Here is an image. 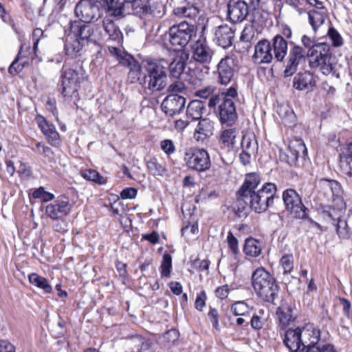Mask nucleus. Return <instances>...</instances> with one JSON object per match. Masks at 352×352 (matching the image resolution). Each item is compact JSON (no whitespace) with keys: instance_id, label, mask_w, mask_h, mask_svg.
Wrapping results in <instances>:
<instances>
[{"instance_id":"f257e3e1","label":"nucleus","mask_w":352,"mask_h":352,"mask_svg":"<svg viewBox=\"0 0 352 352\" xmlns=\"http://www.w3.org/2000/svg\"><path fill=\"white\" fill-rule=\"evenodd\" d=\"M277 188L274 183H265L256 191L237 197V204L241 206L239 210H245L248 206L256 213L265 212L270 206L273 205L274 196Z\"/></svg>"},{"instance_id":"f03ea898","label":"nucleus","mask_w":352,"mask_h":352,"mask_svg":"<svg viewBox=\"0 0 352 352\" xmlns=\"http://www.w3.org/2000/svg\"><path fill=\"white\" fill-rule=\"evenodd\" d=\"M309 67L319 70L323 75L331 74L339 77L336 72V61L333 56L331 45L327 42L318 43V47L307 54Z\"/></svg>"},{"instance_id":"7ed1b4c3","label":"nucleus","mask_w":352,"mask_h":352,"mask_svg":"<svg viewBox=\"0 0 352 352\" xmlns=\"http://www.w3.org/2000/svg\"><path fill=\"white\" fill-rule=\"evenodd\" d=\"M168 62L160 60H146L144 65L142 84L145 89L151 92L163 90L167 84V68Z\"/></svg>"},{"instance_id":"20e7f679","label":"nucleus","mask_w":352,"mask_h":352,"mask_svg":"<svg viewBox=\"0 0 352 352\" xmlns=\"http://www.w3.org/2000/svg\"><path fill=\"white\" fill-rule=\"evenodd\" d=\"M252 286L257 296L267 302L275 304L279 287L274 278L263 267L256 269L252 275Z\"/></svg>"},{"instance_id":"39448f33","label":"nucleus","mask_w":352,"mask_h":352,"mask_svg":"<svg viewBox=\"0 0 352 352\" xmlns=\"http://www.w3.org/2000/svg\"><path fill=\"white\" fill-rule=\"evenodd\" d=\"M194 33V25L186 21L173 25L169 28V43L175 51H183V48L191 40Z\"/></svg>"},{"instance_id":"423d86ee","label":"nucleus","mask_w":352,"mask_h":352,"mask_svg":"<svg viewBox=\"0 0 352 352\" xmlns=\"http://www.w3.org/2000/svg\"><path fill=\"white\" fill-rule=\"evenodd\" d=\"M218 105V113L222 123L231 124L237 117L234 101L227 98L224 94H218L210 98L208 107H215Z\"/></svg>"},{"instance_id":"0eeeda50","label":"nucleus","mask_w":352,"mask_h":352,"mask_svg":"<svg viewBox=\"0 0 352 352\" xmlns=\"http://www.w3.org/2000/svg\"><path fill=\"white\" fill-rule=\"evenodd\" d=\"M70 30L85 45L88 43H97L102 39V34L100 27L90 24V23L72 22L70 23Z\"/></svg>"},{"instance_id":"6e6552de","label":"nucleus","mask_w":352,"mask_h":352,"mask_svg":"<svg viewBox=\"0 0 352 352\" xmlns=\"http://www.w3.org/2000/svg\"><path fill=\"white\" fill-rule=\"evenodd\" d=\"M285 210L294 219H305L307 218L308 209L302 204L301 197L293 188L285 190L282 195Z\"/></svg>"},{"instance_id":"1a4fd4ad","label":"nucleus","mask_w":352,"mask_h":352,"mask_svg":"<svg viewBox=\"0 0 352 352\" xmlns=\"http://www.w3.org/2000/svg\"><path fill=\"white\" fill-rule=\"evenodd\" d=\"M318 199L322 201H336L340 200L343 194L340 184L334 179L322 178L316 184Z\"/></svg>"},{"instance_id":"9d476101","label":"nucleus","mask_w":352,"mask_h":352,"mask_svg":"<svg viewBox=\"0 0 352 352\" xmlns=\"http://www.w3.org/2000/svg\"><path fill=\"white\" fill-rule=\"evenodd\" d=\"M184 160L189 168L199 173L205 172L211 166L210 155L204 148L190 149L186 152Z\"/></svg>"},{"instance_id":"9b49d317","label":"nucleus","mask_w":352,"mask_h":352,"mask_svg":"<svg viewBox=\"0 0 352 352\" xmlns=\"http://www.w3.org/2000/svg\"><path fill=\"white\" fill-rule=\"evenodd\" d=\"M80 83L79 73L76 69L64 65L61 74V93L63 96L69 98L77 96Z\"/></svg>"},{"instance_id":"f8f14e48","label":"nucleus","mask_w":352,"mask_h":352,"mask_svg":"<svg viewBox=\"0 0 352 352\" xmlns=\"http://www.w3.org/2000/svg\"><path fill=\"white\" fill-rule=\"evenodd\" d=\"M100 3L96 0H80L75 8L76 16L80 22L90 23L99 16Z\"/></svg>"},{"instance_id":"ddd939ff","label":"nucleus","mask_w":352,"mask_h":352,"mask_svg":"<svg viewBox=\"0 0 352 352\" xmlns=\"http://www.w3.org/2000/svg\"><path fill=\"white\" fill-rule=\"evenodd\" d=\"M235 60L226 56L221 58L217 66V82L222 85H228L234 78L236 72Z\"/></svg>"},{"instance_id":"4468645a","label":"nucleus","mask_w":352,"mask_h":352,"mask_svg":"<svg viewBox=\"0 0 352 352\" xmlns=\"http://www.w3.org/2000/svg\"><path fill=\"white\" fill-rule=\"evenodd\" d=\"M72 205L67 198L58 197L45 207V213L52 220H61L69 214Z\"/></svg>"},{"instance_id":"2eb2a0df","label":"nucleus","mask_w":352,"mask_h":352,"mask_svg":"<svg viewBox=\"0 0 352 352\" xmlns=\"http://www.w3.org/2000/svg\"><path fill=\"white\" fill-rule=\"evenodd\" d=\"M166 12V6L162 0H148L146 4L142 3L136 9L135 15L141 18L151 16L155 18L162 17Z\"/></svg>"},{"instance_id":"dca6fc26","label":"nucleus","mask_w":352,"mask_h":352,"mask_svg":"<svg viewBox=\"0 0 352 352\" xmlns=\"http://www.w3.org/2000/svg\"><path fill=\"white\" fill-rule=\"evenodd\" d=\"M249 6L243 0H230L228 17L233 23L242 22L248 16Z\"/></svg>"},{"instance_id":"f3484780","label":"nucleus","mask_w":352,"mask_h":352,"mask_svg":"<svg viewBox=\"0 0 352 352\" xmlns=\"http://www.w3.org/2000/svg\"><path fill=\"white\" fill-rule=\"evenodd\" d=\"M186 104L184 97L178 94H170L162 101L161 107L163 112L169 116L179 113Z\"/></svg>"},{"instance_id":"a211bd4d","label":"nucleus","mask_w":352,"mask_h":352,"mask_svg":"<svg viewBox=\"0 0 352 352\" xmlns=\"http://www.w3.org/2000/svg\"><path fill=\"white\" fill-rule=\"evenodd\" d=\"M273 60L272 45L267 39L259 41L254 46V53L252 60L258 65L270 63Z\"/></svg>"},{"instance_id":"6ab92c4d","label":"nucleus","mask_w":352,"mask_h":352,"mask_svg":"<svg viewBox=\"0 0 352 352\" xmlns=\"http://www.w3.org/2000/svg\"><path fill=\"white\" fill-rule=\"evenodd\" d=\"M281 335H283V344L291 352H298L302 348L301 328H289L284 330Z\"/></svg>"},{"instance_id":"aec40b11","label":"nucleus","mask_w":352,"mask_h":352,"mask_svg":"<svg viewBox=\"0 0 352 352\" xmlns=\"http://www.w3.org/2000/svg\"><path fill=\"white\" fill-rule=\"evenodd\" d=\"M36 123L48 142L53 146H58L60 144V138L55 126L50 123L43 116H38L36 118Z\"/></svg>"},{"instance_id":"412c9836","label":"nucleus","mask_w":352,"mask_h":352,"mask_svg":"<svg viewBox=\"0 0 352 352\" xmlns=\"http://www.w3.org/2000/svg\"><path fill=\"white\" fill-rule=\"evenodd\" d=\"M316 85L314 75L310 71L298 72L293 78L292 86L298 91H313Z\"/></svg>"},{"instance_id":"4be33fe9","label":"nucleus","mask_w":352,"mask_h":352,"mask_svg":"<svg viewBox=\"0 0 352 352\" xmlns=\"http://www.w3.org/2000/svg\"><path fill=\"white\" fill-rule=\"evenodd\" d=\"M195 0H184L181 4L173 9V14L178 18H186L189 20H195L198 17L200 10Z\"/></svg>"},{"instance_id":"5701e85b","label":"nucleus","mask_w":352,"mask_h":352,"mask_svg":"<svg viewBox=\"0 0 352 352\" xmlns=\"http://www.w3.org/2000/svg\"><path fill=\"white\" fill-rule=\"evenodd\" d=\"M192 57L197 62L208 63L211 61L213 51L204 41L198 40L192 47Z\"/></svg>"},{"instance_id":"b1692460","label":"nucleus","mask_w":352,"mask_h":352,"mask_svg":"<svg viewBox=\"0 0 352 352\" xmlns=\"http://www.w3.org/2000/svg\"><path fill=\"white\" fill-rule=\"evenodd\" d=\"M301 337L303 344L302 349L316 345L320 338V331L313 324H307L301 328Z\"/></svg>"},{"instance_id":"393cba45","label":"nucleus","mask_w":352,"mask_h":352,"mask_svg":"<svg viewBox=\"0 0 352 352\" xmlns=\"http://www.w3.org/2000/svg\"><path fill=\"white\" fill-rule=\"evenodd\" d=\"M188 59V54L186 52L179 51L175 53L173 60L168 65L172 77L175 78L180 77L184 72Z\"/></svg>"},{"instance_id":"a878e982","label":"nucleus","mask_w":352,"mask_h":352,"mask_svg":"<svg viewBox=\"0 0 352 352\" xmlns=\"http://www.w3.org/2000/svg\"><path fill=\"white\" fill-rule=\"evenodd\" d=\"M307 155V148L301 139L292 141L287 154L288 162L291 165H296L298 159H304Z\"/></svg>"},{"instance_id":"bb28decb","label":"nucleus","mask_w":352,"mask_h":352,"mask_svg":"<svg viewBox=\"0 0 352 352\" xmlns=\"http://www.w3.org/2000/svg\"><path fill=\"white\" fill-rule=\"evenodd\" d=\"M214 122L209 118H201L195 129L194 138L197 142H204L213 135Z\"/></svg>"},{"instance_id":"cd10ccee","label":"nucleus","mask_w":352,"mask_h":352,"mask_svg":"<svg viewBox=\"0 0 352 352\" xmlns=\"http://www.w3.org/2000/svg\"><path fill=\"white\" fill-rule=\"evenodd\" d=\"M234 31L228 25L217 27L215 31V40L218 45L226 49L232 45Z\"/></svg>"},{"instance_id":"c85d7f7f","label":"nucleus","mask_w":352,"mask_h":352,"mask_svg":"<svg viewBox=\"0 0 352 352\" xmlns=\"http://www.w3.org/2000/svg\"><path fill=\"white\" fill-rule=\"evenodd\" d=\"M292 306L286 302H282L276 310L278 327L280 331H284L293 320Z\"/></svg>"},{"instance_id":"c756f323","label":"nucleus","mask_w":352,"mask_h":352,"mask_svg":"<svg viewBox=\"0 0 352 352\" xmlns=\"http://www.w3.org/2000/svg\"><path fill=\"white\" fill-rule=\"evenodd\" d=\"M104 8L113 16H122L127 14H133L129 7L126 6L123 1L105 0Z\"/></svg>"},{"instance_id":"7c9ffc66","label":"nucleus","mask_w":352,"mask_h":352,"mask_svg":"<svg viewBox=\"0 0 352 352\" xmlns=\"http://www.w3.org/2000/svg\"><path fill=\"white\" fill-rule=\"evenodd\" d=\"M239 131L236 128H230L221 131L219 143L221 148L226 149L228 151L234 148L236 142V138Z\"/></svg>"},{"instance_id":"2f4dec72","label":"nucleus","mask_w":352,"mask_h":352,"mask_svg":"<svg viewBox=\"0 0 352 352\" xmlns=\"http://www.w3.org/2000/svg\"><path fill=\"white\" fill-rule=\"evenodd\" d=\"M260 183L261 177L259 175L255 173L247 174L243 185L236 193L237 197L252 192V191H256V189Z\"/></svg>"},{"instance_id":"473e14b6","label":"nucleus","mask_w":352,"mask_h":352,"mask_svg":"<svg viewBox=\"0 0 352 352\" xmlns=\"http://www.w3.org/2000/svg\"><path fill=\"white\" fill-rule=\"evenodd\" d=\"M337 211L333 209L332 212H325L324 215L329 217L336 226L337 233L340 238L347 239L349 236V230L346 221L337 215Z\"/></svg>"},{"instance_id":"72a5a7b5","label":"nucleus","mask_w":352,"mask_h":352,"mask_svg":"<svg viewBox=\"0 0 352 352\" xmlns=\"http://www.w3.org/2000/svg\"><path fill=\"white\" fill-rule=\"evenodd\" d=\"M340 166L344 174L352 176V143L347 144L340 153Z\"/></svg>"},{"instance_id":"f704fd0d","label":"nucleus","mask_w":352,"mask_h":352,"mask_svg":"<svg viewBox=\"0 0 352 352\" xmlns=\"http://www.w3.org/2000/svg\"><path fill=\"white\" fill-rule=\"evenodd\" d=\"M102 27L109 40L120 43L122 40V34L113 20L109 18L104 19Z\"/></svg>"},{"instance_id":"c9c22d12","label":"nucleus","mask_w":352,"mask_h":352,"mask_svg":"<svg viewBox=\"0 0 352 352\" xmlns=\"http://www.w3.org/2000/svg\"><path fill=\"white\" fill-rule=\"evenodd\" d=\"M274 57L278 61H283L287 53V42L280 34L276 35L272 39Z\"/></svg>"},{"instance_id":"e433bc0d","label":"nucleus","mask_w":352,"mask_h":352,"mask_svg":"<svg viewBox=\"0 0 352 352\" xmlns=\"http://www.w3.org/2000/svg\"><path fill=\"white\" fill-rule=\"evenodd\" d=\"M108 50L109 52L117 59L119 63L124 67L129 68L138 63L133 57L120 48L114 46H109Z\"/></svg>"},{"instance_id":"4c0bfd02","label":"nucleus","mask_w":352,"mask_h":352,"mask_svg":"<svg viewBox=\"0 0 352 352\" xmlns=\"http://www.w3.org/2000/svg\"><path fill=\"white\" fill-rule=\"evenodd\" d=\"M85 45V44L73 34L66 37L65 50L67 55L76 56Z\"/></svg>"},{"instance_id":"58836bf2","label":"nucleus","mask_w":352,"mask_h":352,"mask_svg":"<svg viewBox=\"0 0 352 352\" xmlns=\"http://www.w3.org/2000/svg\"><path fill=\"white\" fill-rule=\"evenodd\" d=\"M205 105L204 102L199 100H195L190 102L186 109V116L191 120H198L201 119L204 113Z\"/></svg>"},{"instance_id":"ea45409f","label":"nucleus","mask_w":352,"mask_h":352,"mask_svg":"<svg viewBox=\"0 0 352 352\" xmlns=\"http://www.w3.org/2000/svg\"><path fill=\"white\" fill-rule=\"evenodd\" d=\"M243 252L247 256L257 257L262 252L261 243L255 239L248 238L245 241Z\"/></svg>"},{"instance_id":"a19ab883","label":"nucleus","mask_w":352,"mask_h":352,"mask_svg":"<svg viewBox=\"0 0 352 352\" xmlns=\"http://www.w3.org/2000/svg\"><path fill=\"white\" fill-rule=\"evenodd\" d=\"M28 280L32 285L43 289L46 294L52 293V287L45 277L32 273L28 276Z\"/></svg>"},{"instance_id":"79ce46f5","label":"nucleus","mask_w":352,"mask_h":352,"mask_svg":"<svg viewBox=\"0 0 352 352\" xmlns=\"http://www.w3.org/2000/svg\"><path fill=\"white\" fill-rule=\"evenodd\" d=\"M267 14L258 8H253L250 12L248 11V16L246 18L248 21L254 25L262 26L265 24Z\"/></svg>"},{"instance_id":"37998d69","label":"nucleus","mask_w":352,"mask_h":352,"mask_svg":"<svg viewBox=\"0 0 352 352\" xmlns=\"http://www.w3.org/2000/svg\"><path fill=\"white\" fill-rule=\"evenodd\" d=\"M309 22L314 32L320 27L325 20V11L311 10L308 12Z\"/></svg>"},{"instance_id":"c03bdc74","label":"nucleus","mask_w":352,"mask_h":352,"mask_svg":"<svg viewBox=\"0 0 352 352\" xmlns=\"http://www.w3.org/2000/svg\"><path fill=\"white\" fill-rule=\"evenodd\" d=\"M241 147L243 151L255 154L257 151L258 144L254 135L252 134L243 135Z\"/></svg>"},{"instance_id":"a18cd8bd","label":"nucleus","mask_w":352,"mask_h":352,"mask_svg":"<svg viewBox=\"0 0 352 352\" xmlns=\"http://www.w3.org/2000/svg\"><path fill=\"white\" fill-rule=\"evenodd\" d=\"M231 311L235 316H249L253 311V307L245 301H237L232 305Z\"/></svg>"},{"instance_id":"49530a36","label":"nucleus","mask_w":352,"mask_h":352,"mask_svg":"<svg viewBox=\"0 0 352 352\" xmlns=\"http://www.w3.org/2000/svg\"><path fill=\"white\" fill-rule=\"evenodd\" d=\"M305 52L304 49L298 45H294L290 50L287 58L300 65L305 60Z\"/></svg>"},{"instance_id":"de8ad7c7","label":"nucleus","mask_w":352,"mask_h":352,"mask_svg":"<svg viewBox=\"0 0 352 352\" xmlns=\"http://www.w3.org/2000/svg\"><path fill=\"white\" fill-rule=\"evenodd\" d=\"M258 38V33L255 32V30L252 25L246 26L244 28L240 40L241 42L247 43L248 47L252 43H254Z\"/></svg>"},{"instance_id":"09e8293b","label":"nucleus","mask_w":352,"mask_h":352,"mask_svg":"<svg viewBox=\"0 0 352 352\" xmlns=\"http://www.w3.org/2000/svg\"><path fill=\"white\" fill-rule=\"evenodd\" d=\"M81 175L85 179L94 182L100 185L104 184L107 182V179L96 170H84L81 172Z\"/></svg>"},{"instance_id":"8fccbe9b","label":"nucleus","mask_w":352,"mask_h":352,"mask_svg":"<svg viewBox=\"0 0 352 352\" xmlns=\"http://www.w3.org/2000/svg\"><path fill=\"white\" fill-rule=\"evenodd\" d=\"M265 321V311L263 309H258L253 313L251 320L250 325L254 330H259L263 328Z\"/></svg>"},{"instance_id":"3c124183","label":"nucleus","mask_w":352,"mask_h":352,"mask_svg":"<svg viewBox=\"0 0 352 352\" xmlns=\"http://www.w3.org/2000/svg\"><path fill=\"white\" fill-rule=\"evenodd\" d=\"M172 270V257L168 253H164L160 267V274L162 278H169Z\"/></svg>"},{"instance_id":"603ef678","label":"nucleus","mask_w":352,"mask_h":352,"mask_svg":"<svg viewBox=\"0 0 352 352\" xmlns=\"http://www.w3.org/2000/svg\"><path fill=\"white\" fill-rule=\"evenodd\" d=\"M24 45H21L20 51L14 59V60L12 62L11 65L10 66L8 69V72L12 75H15L19 73L22 71L23 67L28 63L27 60H25L24 61H22L21 63H19V61L21 60L22 56V50L23 49Z\"/></svg>"},{"instance_id":"864d4df0","label":"nucleus","mask_w":352,"mask_h":352,"mask_svg":"<svg viewBox=\"0 0 352 352\" xmlns=\"http://www.w3.org/2000/svg\"><path fill=\"white\" fill-rule=\"evenodd\" d=\"M146 166L150 173L153 175L162 176L166 172L165 167L160 164L155 157L150 159L146 162Z\"/></svg>"},{"instance_id":"5fc2aeb1","label":"nucleus","mask_w":352,"mask_h":352,"mask_svg":"<svg viewBox=\"0 0 352 352\" xmlns=\"http://www.w3.org/2000/svg\"><path fill=\"white\" fill-rule=\"evenodd\" d=\"M280 265L283 270V273L290 274L294 269V256L292 254H285L280 259Z\"/></svg>"},{"instance_id":"6e6d98bb","label":"nucleus","mask_w":352,"mask_h":352,"mask_svg":"<svg viewBox=\"0 0 352 352\" xmlns=\"http://www.w3.org/2000/svg\"><path fill=\"white\" fill-rule=\"evenodd\" d=\"M327 35L334 47H340L343 45L344 40L340 34L334 28L331 27L329 28Z\"/></svg>"},{"instance_id":"4d7b16f0","label":"nucleus","mask_w":352,"mask_h":352,"mask_svg":"<svg viewBox=\"0 0 352 352\" xmlns=\"http://www.w3.org/2000/svg\"><path fill=\"white\" fill-rule=\"evenodd\" d=\"M47 37L43 30L41 28H36L32 32V41H33V50L34 54L36 53L38 43L43 38Z\"/></svg>"},{"instance_id":"13d9d810","label":"nucleus","mask_w":352,"mask_h":352,"mask_svg":"<svg viewBox=\"0 0 352 352\" xmlns=\"http://www.w3.org/2000/svg\"><path fill=\"white\" fill-rule=\"evenodd\" d=\"M140 65L137 63L129 67V72L128 73V80L131 83L135 82L140 80Z\"/></svg>"},{"instance_id":"bf43d9fd","label":"nucleus","mask_w":352,"mask_h":352,"mask_svg":"<svg viewBox=\"0 0 352 352\" xmlns=\"http://www.w3.org/2000/svg\"><path fill=\"white\" fill-rule=\"evenodd\" d=\"M298 65H299L296 63L287 58L285 64V69L283 71L284 76L287 78L293 76L298 70Z\"/></svg>"},{"instance_id":"052dcab7","label":"nucleus","mask_w":352,"mask_h":352,"mask_svg":"<svg viewBox=\"0 0 352 352\" xmlns=\"http://www.w3.org/2000/svg\"><path fill=\"white\" fill-rule=\"evenodd\" d=\"M316 1V0H294V3H289V6L292 7L298 12V15H302L305 12V9L303 8L304 3H307L312 6Z\"/></svg>"},{"instance_id":"680f3d73","label":"nucleus","mask_w":352,"mask_h":352,"mask_svg":"<svg viewBox=\"0 0 352 352\" xmlns=\"http://www.w3.org/2000/svg\"><path fill=\"white\" fill-rule=\"evenodd\" d=\"M160 148L167 155L173 154L176 151L173 141L169 139L161 141Z\"/></svg>"},{"instance_id":"e2e57ef3","label":"nucleus","mask_w":352,"mask_h":352,"mask_svg":"<svg viewBox=\"0 0 352 352\" xmlns=\"http://www.w3.org/2000/svg\"><path fill=\"white\" fill-rule=\"evenodd\" d=\"M301 43L302 45L308 50L307 54H309L311 50L318 47L319 42H316L314 38L305 34L301 38Z\"/></svg>"},{"instance_id":"0e129e2a","label":"nucleus","mask_w":352,"mask_h":352,"mask_svg":"<svg viewBox=\"0 0 352 352\" xmlns=\"http://www.w3.org/2000/svg\"><path fill=\"white\" fill-rule=\"evenodd\" d=\"M227 242L230 250L232 251L234 255H236L239 252L238 248V240L234 236L232 232H229L227 236Z\"/></svg>"},{"instance_id":"69168bd1","label":"nucleus","mask_w":352,"mask_h":352,"mask_svg":"<svg viewBox=\"0 0 352 352\" xmlns=\"http://www.w3.org/2000/svg\"><path fill=\"white\" fill-rule=\"evenodd\" d=\"M206 294L205 291H201L197 294L195 307L198 311H202L203 308L206 306Z\"/></svg>"},{"instance_id":"338daca9","label":"nucleus","mask_w":352,"mask_h":352,"mask_svg":"<svg viewBox=\"0 0 352 352\" xmlns=\"http://www.w3.org/2000/svg\"><path fill=\"white\" fill-rule=\"evenodd\" d=\"M214 90L215 87L214 86H208L197 91L196 95L199 98L205 99L209 97L212 98L214 96L213 95Z\"/></svg>"},{"instance_id":"774afa93","label":"nucleus","mask_w":352,"mask_h":352,"mask_svg":"<svg viewBox=\"0 0 352 352\" xmlns=\"http://www.w3.org/2000/svg\"><path fill=\"white\" fill-rule=\"evenodd\" d=\"M35 151L48 157H51L54 154L52 150L50 147L45 146L41 142H38L36 144Z\"/></svg>"}]
</instances>
